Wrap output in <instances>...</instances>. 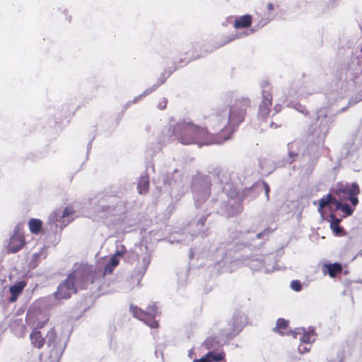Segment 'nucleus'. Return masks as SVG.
Masks as SVG:
<instances>
[{
  "instance_id": "a211bd4d",
  "label": "nucleus",
  "mask_w": 362,
  "mask_h": 362,
  "mask_svg": "<svg viewBox=\"0 0 362 362\" xmlns=\"http://www.w3.org/2000/svg\"><path fill=\"white\" fill-rule=\"evenodd\" d=\"M252 23V17L250 15L246 14L237 18L235 20L234 28L236 29L245 28L249 27Z\"/></svg>"
},
{
  "instance_id": "39448f33",
  "label": "nucleus",
  "mask_w": 362,
  "mask_h": 362,
  "mask_svg": "<svg viewBox=\"0 0 362 362\" xmlns=\"http://www.w3.org/2000/svg\"><path fill=\"white\" fill-rule=\"evenodd\" d=\"M129 309L134 317L144 321L151 328L158 327V322L154 320L158 313L157 308L154 304L150 305L146 311L133 305H130Z\"/></svg>"
},
{
  "instance_id": "7ed1b4c3",
  "label": "nucleus",
  "mask_w": 362,
  "mask_h": 362,
  "mask_svg": "<svg viewBox=\"0 0 362 362\" xmlns=\"http://www.w3.org/2000/svg\"><path fill=\"white\" fill-rule=\"evenodd\" d=\"M250 105V99L243 98L237 100L230 105L228 111L223 110L224 118L221 122L220 127H226L227 125H229V129H230L238 125L243 121L246 114V109Z\"/></svg>"
},
{
  "instance_id": "72a5a7b5",
  "label": "nucleus",
  "mask_w": 362,
  "mask_h": 362,
  "mask_svg": "<svg viewBox=\"0 0 362 362\" xmlns=\"http://www.w3.org/2000/svg\"><path fill=\"white\" fill-rule=\"evenodd\" d=\"M264 188L265 191V195L267 197V199H269V186L267 183L264 182Z\"/></svg>"
},
{
  "instance_id": "c03bdc74",
  "label": "nucleus",
  "mask_w": 362,
  "mask_h": 362,
  "mask_svg": "<svg viewBox=\"0 0 362 362\" xmlns=\"http://www.w3.org/2000/svg\"><path fill=\"white\" fill-rule=\"evenodd\" d=\"M361 53H362V48L361 49Z\"/></svg>"
},
{
  "instance_id": "20e7f679",
  "label": "nucleus",
  "mask_w": 362,
  "mask_h": 362,
  "mask_svg": "<svg viewBox=\"0 0 362 362\" xmlns=\"http://www.w3.org/2000/svg\"><path fill=\"white\" fill-rule=\"evenodd\" d=\"M194 199L197 205H201L209 196L210 181L208 177L197 175L192 180V186Z\"/></svg>"
},
{
  "instance_id": "ddd939ff",
  "label": "nucleus",
  "mask_w": 362,
  "mask_h": 362,
  "mask_svg": "<svg viewBox=\"0 0 362 362\" xmlns=\"http://www.w3.org/2000/svg\"><path fill=\"white\" fill-rule=\"evenodd\" d=\"M25 286L26 283L24 281H21L10 286L9 291L11 296L9 298V302H16L18 296L21 294Z\"/></svg>"
},
{
  "instance_id": "dca6fc26",
  "label": "nucleus",
  "mask_w": 362,
  "mask_h": 362,
  "mask_svg": "<svg viewBox=\"0 0 362 362\" xmlns=\"http://www.w3.org/2000/svg\"><path fill=\"white\" fill-rule=\"evenodd\" d=\"M224 118V112L223 111L217 113L210 117L209 122L211 128L214 130V132L225 129L226 127H220L221 125V122Z\"/></svg>"
},
{
  "instance_id": "9b49d317",
  "label": "nucleus",
  "mask_w": 362,
  "mask_h": 362,
  "mask_svg": "<svg viewBox=\"0 0 362 362\" xmlns=\"http://www.w3.org/2000/svg\"><path fill=\"white\" fill-rule=\"evenodd\" d=\"M25 244L23 236L15 229L14 234L11 237L8 250L12 253L19 251Z\"/></svg>"
},
{
  "instance_id": "c756f323",
  "label": "nucleus",
  "mask_w": 362,
  "mask_h": 362,
  "mask_svg": "<svg viewBox=\"0 0 362 362\" xmlns=\"http://www.w3.org/2000/svg\"><path fill=\"white\" fill-rule=\"evenodd\" d=\"M206 357L209 359V362L218 361L223 359V356L221 354H215L212 351H209L206 354Z\"/></svg>"
},
{
  "instance_id": "5701e85b",
  "label": "nucleus",
  "mask_w": 362,
  "mask_h": 362,
  "mask_svg": "<svg viewBox=\"0 0 362 362\" xmlns=\"http://www.w3.org/2000/svg\"><path fill=\"white\" fill-rule=\"evenodd\" d=\"M29 228L32 233L37 234L42 228V221L40 219L32 218L30 220Z\"/></svg>"
},
{
  "instance_id": "aec40b11",
  "label": "nucleus",
  "mask_w": 362,
  "mask_h": 362,
  "mask_svg": "<svg viewBox=\"0 0 362 362\" xmlns=\"http://www.w3.org/2000/svg\"><path fill=\"white\" fill-rule=\"evenodd\" d=\"M268 260H269V258H267L264 260V262L262 263L260 260H259L257 259H253V260H251L250 265V267L252 269L258 270V269H263L264 270L265 273H268V272H272L274 270V269H270L266 265Z\"/></svg>"
},
{
  "instance_id": "c85d7f7f",
  "label": "nucleus",
  "mask_w": 362,
  "mask_h": 362,
  "mask_svg": "<svg viewBox=\"0 0 362 362\" xmlns=\"http://www.w3.org/2000/svg\"><path fill=\"white\" fill-rule=\"evenodd\" d=\"M217 344H218V341L216 340V339L215 337H209L203 343V346L206 349H215Z\"/></svg>"
},
{
  "instance_id": "58836bf2",
  "label": "nucleus",
  "mask_w": 362,
  "mask_h": 362,
  "mask_svg": "<svg viewBox=\"0 0 362 362\" xmlns=\"http://www.w3.org/2000/svg\"><path fill=\"white\" fill-rule=\"evenodd\" d=\"M193 354H194V350H193L192 349H189V350L188 351V356H189L190 358H192V357Z\"/></svg>"
},
{
  "instance_id": "9d476101",
  "label": "nucleus",
  "mask_w": 362,
  "mask_h": 362,
  "mask_svg": "<svg viewBox=\"0 0 362 362\" xmlns=\"http://www.w3.org/2000/svg\"><path fill=\"white\" fill-rule=\"evenodd\" d=\"M231 324L230 335L237 334L243 326L246 324V317L243 313H236L233 315L230 325Z\"/></svg>"
},
{
  "instance_id": "4468645a",
  "label": "nucleus",
  "mask_w": 362,
  "mask_h": 362,
  "mask_svg": "<svg viewBox=\"0 0 362 362\" xmlns=\"http://www.w3.org/2000/svg\"><path fill=\"white\" fill-rule=\"evenodd\" d=\"M123 252L117 251L115 255L112 256L108 262L106 263L104 270L103 272V276L110 274L112 272L114 269L119 264L118 256H121Z\"/></svg>"
},
{
  "instance_id": "f3484780",
  "label": "nucleus",
  "mask_w": 362,
  "mask_h": 362,
  "mask_svg": "<svg viewBox=\"0 0 362 362\" xmlns=\"http://www.w3.org/2000/svg\"><path fill=\"white\" fill-rule=\"evenodd\" d=\"M342 267L339 263L325 264L322 268L323 273H327L330 277H334L341 272Z\"/></svg>"
},
{
  "instance_id": "e433bc0d",
  "label": "nucleus",
  "mask_w": 362,
  "mask_h": 362,
  "mask_svg": "<svg viewBox=\"0 0 362 362\" xmlns=\"http://www.w3.org/2000/svg\"><path fill=\"white\" fill-rule=\"evenodd\" d=\"M194 362H209V359H207V358L205 356L200 359L194 360Z\"/></svg>"
},
{
  "instance_id": "393cba45",
  "label": "nucleus",
  "mask_w": 362,
  "mask_h": 362,
  "mask_svg": "<svg viewBox=\"0 0 362 362\" xmlns=\"http://www.w3.org/2000/svg\"><path fill=\"white\" fill-rule=\"evenodd\" d=\"M335 206L337 209H341L347 216H351L354 210L348 204H344L341 201L335 202Z\"/></svg>"
},
{
  "instance_id": "ea45409f",
  "label": "nucleus",
  "mask_w": 362,
  "mask_h": 362,
  "mask_svg": "<svg viewBox=\"0 0 362 362\" xmlns=\"http://www.w3.org/2000/svg\"><path fill=\"white\" fill-rule=\"evenodd\" d=\"M274 110H275L276 112H279V107H277V105H276V106H275Z\"/></svg>"
},
{
  "instance_id": "37998d69",
  "label": "nucleus",
  "mask_w": 362,
  "mask_h": 362,
  "mask_svg": "<svg viewBox=\"0 0 362 362\" xmlns=\"http://www.w3.org/2000/svg\"><path fill=\"white\" fill-rule=\"evenodd\" d=\"M261 235H262V234H261V233H259V234H257V238H260V237H261Z\"/></svg>"
},
{
  "instance_id": "0eeeda50",
  "label": "nucleus",
  "mask_w": 362,
  "mask_h": 362,
  "mask_svg": "<svg viewBox=\"0 0 362 362\" xmlns=\"http://www.w3.org/2000/svg\"><path fill=\"white\" fill-rule=\"evenodd\" d=\"M78 276V272H74L69 275L64 282L59 284L57 291L54 293L57 299L68 298L76 292L74 281Z\"/></svg>"
},
{
  "instance_id": "4be33fe9",
  "label": "nucleus",
  "mask_w": 362,
  "mask_h": 362,
  "mask_svg": "<svg viewBox=\"0 0 362 362\" xmlns=\"http://www.w3.org/2000/svg\"><path fill=\"white\" fill-rule=\"evenodd\" d=\"M141 260H142V262L141 264H139V265L138 266V272L140 273V274H144L148 264H150V262H151V257H150V255L148 252H146L141 257ZM140 259V257L139 258V260Z\"/></svg>"
},
{
  "instance_id": "6e6552de",
  "label": "nucleus",
  "mask_w": 362,
  "mask_h": 362,
  "mask_svg": "<svg viewBox=\"0 0 362 362\" xmlns=\"http://www.w3.org/2000/svg\"><path fill=\"white\" fill-rule=\"evenodd\" d=\"M317 121L319 122L320 130L316 134L318 136L324 138L328 132L329 124L333 121V117L326 108L320 109L317 112Z\"/></svg>"
},
{
  "instance_id": "b1692460",
  "label": "nucleus",
  "mask_w": 362,
  "mask_h": 362,
  "mask_svg": "<svg viewBox=\"0 0 362 362\" xmlns=\"http://www.w3.org/2000/svg\"><path fill=\"white\" fill-rule=\"evenodd\" d=\"M46 254L44 252V249H42L40 252L35 253L32 255V259L30 262V266L35 268L37 266L38 262L42 258H45Z\"/></svg>"
},
{
  "instance_id": "f03ea898",
  "label": "nucleus",
  "mask_w": 362,
  "mask_h": 362,
  "mask_svg": "<svg viewBox=\"0 0 362 362\" xmlns=\"http://www.w3.org/2000/svg\"><path fill=\"white\" fill-rule=\"evenodd\" d=\"M56 334L51 329L49 332L34 329L30 334L31 343L37 348H41L46 341L51 348L50 355L54 359H59L65 349V344L60 341H55Z\"/></svg>"
},
{
  "instance_id": "1a4fd4ad",
  "label": "nucleus",
  "mask_w": 362,
  "mask_h": 362,
  "mask_svg": "<svg viewBox=\"0 0 362 362\" xmlns=\"http://www.w3.org/2000/svg\"><path fill=\"white\" fill-rule=\"evenodd\" d=\"M262 100L259 104L258 117L264 119L268 117L271 111L272 104V95L270 93V88L267 86L262 91Z\"/></svg>"
},
{
  "instance_id": "bb28decb",
  "label": "nucleus",
  "mask_w": 362,
  "mask_h": 362,
  "mask_svg": "<svg viewBox=\"0 0 362 362\" xmlns=\"http://www.w3.org/2000/svg\"><path fill=\"white\" fill-rule=\"evenodd\" d=\"M335 202H337L336 199L334 198L331 194H328L326 197L321 198L319 204V211H320L322 208L325 207L330 203L335 204Z\"/></svg>"
},
{
  "instance_id": "c9c22d12",
  "label": "nucleus",
  "mask_w": 362,
  "mask_h": 362,
  "mask_svg": "<svg viewBox=\"0 0 362 362\" xmlns=\"http://www.w3.org/2000/svg\"><path fill=\"white\" fill-rule=\"evenodd\" d=\"M205 221H206V218L202 217L198 222V226L200 227H202L204 226Z\"/></svg>"
},
{
  "instance_id": "f257e3e1",
  "label": "nucleus",
  "mask_w": 362,
  "mask_h": 362,
  "mask_svg": "<svg viewBox=\"0 0 362 362\" xmlns=\"http://www.w3.org/2000/svg\"><path fill=\"white\" fill-rule=\"evenodd\" d=\"M177 139L184 145L197 144L199 146L221 143L206 128L199 127L191 122L183 121L175 126L170 124L162 138L163 143Z\"/></svg>"
},
{
  "instance_id": "f8f14e48",
  "label": "nucleus",
  "mask_w": 362,
  "mask_h": 362,
  "mask_svg": "<svg viewBox=\"0 0 362 362\" xmlns=\"http://www.w3.org/2000/svg\"><path fill=\"white\" fill-rule=\"evenodd\" d=\"M74 213V210L71 206H67L64 210H57L53 211L49 216L51 223L61 222L62 220Z\"/></svg>"
},
{
  "instance_id": "2f4dec72",
  "label": "nucleus",
  "mask_w": 362,
  "mask_h": 362,
  "mask_svg": "<svg viewBox=\"0 0 362 362\" xmlns=\"http://www.w3.org/2000/svg\"><path fill=\"white\" fill-rule=\"evenodd\" d=\"M310 347V344L309 345H307L305 344H300V346H298V351L301 354H303V353H305L307 351H309Z\"/></svg>"
},
{
  "instance_id": "2eb2a0df",
  "label": "nucleus",
  "mask_w": 362,
  "mask_h": 362,
  "mask_svg": "<svg viewBox=\"0 0 362 362\" xmlns=\"http://www.w3.org/2000/svg\"><path fill=\"white\" fill-rule=\"evenodd\" d=\"M296 334L300 335L299 339L300 340L301 343L305 344L307 345L310 344L315 339L313 330H309L306 332L304 328H298V332L296 333Z\"/></svg>"
},
{
  "instance_id": "412c9836",
  "label": "nucleus",
  "mask_w": 362,
  "mask_h": 362,
  "mask_svg": "<svg viewBox=\"0 0 362 362\" xmlns=\"http://www.w3.org/2000/svg\"><path fill=\"white\" fill-rule=\"evenodd\" d=\"M149 187V179L147 175H141L138 181L137 189L140 194L148 192Z\"/></svg>"
},
{
  "instance_id": "7c9ffc66",
  "label": "nucleus",
  "mask_w": 362,
  "mask_h": 362,
  "mask_svg": "<svg viewBox=\"0 0 362 362\" xmlns=\"http://www.w3.org/2000/svg\"><path fill=\"white\" fill-rule=\"evenodd\" d=\"M291 288L295 291H300L302 289L301 283L297 280L292 281L291 282Z\"/></svg>"
},
{
  "instance_id": "a878e982",
  "label": "nucleus",
  "mask_w": 362,
  "mask_h": 362,
  "mask_svg": "<svg viewBox=\"0 0 362 362\" xmlns=\"http://www.w3.org/2000/svg\"><path fill=\"white\" fill-rule=\"evenodd\" d=\"M164 83V80L160 81L157 84H154L152 87L147 88L146 90L144 91L142 94L140 95L135 97L133 103H136L139 101L142 97L146 96L147 95L150 94L153 91H154L160 85Z\"/></svg>"
},
{
  "instance_id": "79ce46f5",
  "label": "nucleus",
  "mask_w": 362,
  "mask_h": 362,
  "mask_svg": "<svg viewBox=\"0 0 362 362\" xmlns=\"http://www.w3.org/2000/svg\"><path fill=\"white\" fill-rule=\"evenodd\" d=\"M270 125H271V127H273V126H274V125L275 126V127H274L275 128H276V127H277V125L274 124V123H271V124H270Z\"/></svg>"
},
{
  "instance_id": "473e14b6",
  "label": "nucleus",
  "mask_w": 362,
  "mask_h": 362,
  "mask_svg": "<svg viewBox=\"0 0 362 362\" xmlns=\"http://www.w3.org/2000/svg\"><path fill=\"white\" fill-rule=\"evenodd\" d=\"M331 228L336 234H339L341 232V228L338 225V221L336 223H332Z\"/></svg>"
},
{
  "instance_id": "4c0bfd02",
  "label": "nucleus",
  "mask_w": 362,
  "mask_h": 362,
  "mask_svg": "<svg viewBox=\"0 0 362 362\" xmlns=\"http://www.w3.org/2000/svg\"><path fill=\"white\" fill-rule=\"evenodd\" d=\"M267 9H268L269 11H272V10L274 9V5H273V4H272V3H269V4H267Z\"/></svg>"
},
{
  "instance_id": "6ab92c4d",
  "label": "nucleus",
  "mask_w": 362,
  "mask_h": 362,
  "mask_svg": "<svg viewBox=\"0 0 362 362\" xmlns=\"http://www.w3.org/2000/svg\"><path fill=\"white\" fill-rule=\"evenodd\" d=\"M300 143L298 141H293L288 144V156L291 163L298 156L300 151Z\"/></svg>"
},
{
  "instance_id": "cd10ccee",
  "label": "nucleus",
  "mask_w": 362,
  "mask_h": 362,
  "mask_svg": "<svg viewBox=\"0 0 362 362\" xmlns=\"http://www.w3.org/2000/svg\"><path fill=\"white\" fill-rule=\"evenodd\" d=\"M288 326V321L284 319H279L276 322V327L273 330L276 332H279L281 334H284L283 330L286 329Z\"/></svg>"
},
{
  "instance_id": "a19ab883",
  "label": "nucleus",
  "mask_w": 362,
  "mask_h": 362,
  "mask_svg": "<svg viewBox=\"0 0 362 362\" xmlns=\"http://www.w3.org/2000/svg\"><path fill=\"white\" fill-rule=\"evenodd\" d=\"M187 189V187H186L185 188L182 187V194H183L185 192V189Z\"/></svg>"
},
{
  "instance_id": "f704fd0d",
  "label": "nucleus",
  "mask_w": 362,
  "mask_h": 362,
  "mask_svg": "<svg viewBox=\"0 0 362 362\" xmlns=\"http://www.w3.org/2000/svg\"><path fill=\"white\" fill-rule=\"evenodd\" d=\"M166 105H167V101L166 100H163L162 102H160L159 104H158V108L160 109V110H163L166 107Z\"/></svg>"
},
{
  "instance_id": "423d86ee",
  "label": "nucleus",
  "mask_w": 362,
  "mask_h": 362,
  "mask_svg": "<svg viewBox=\"0 0 362 362\" xmlns=\"http://www.w3.org/2000/svg\"><path fill=\"white\" fill-rule=\"evenodd\" d=\"M339 201L349 200L354 206L358 203V198L356 197L359 193V187L357 184L353 183L351 186H341L334 189Z\"/></svg>"
}]
</instances>
